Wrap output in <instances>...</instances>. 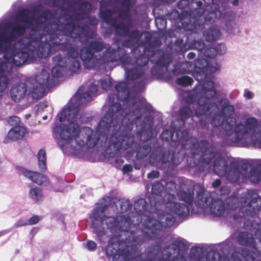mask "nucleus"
<instances>
[{"label": "nucleus", "mask_w": 261, "mask_h": 261, "mask_svg": "<svg viewBox=\"0 0 261 261\" xmlns=\"http://www.w3.org/2000/svg\"><path fill=\"white\" fill-rule=\"evenodd\" d=\"M121 126L119 137L114 136L111 139L112 144L114 146V153H117L120 150L130 149L136 152L137 160H141L150 154V161L152 163L161 162L163 164L170 163L174 165H179L181 159L178 153L170 152L158 146L151 152L150 145L144 144L142 145L135 142L134 136L131 133L135 124L139 127L137 132V136L145 140H150L153 135L154 118L153 115H145L142 123L138 126L137 122L141 118L142 115H120Z\"/></svg>", "instance_id": "1"}, {"label": "nucleus", "mask_w": 261, "mask_h": 261, "mask_svg": "<svg viewBox=\"0 0 261 261\" xmlns=\"http://www.w3.org/2000/svg\"><path fill=\"white\" fill-rule=\"evenodd\" d=\"M108 206L106 204H98L93 210L92 216V226L94 233L101 242V238L106 235V229L111 231H125L128 232L133 226L135 228L142 221V216L146 217L143 222L149 218L154 217L156 213L158 207L149 202L148 204L144 198H140L135 201L134 210L129 216H117L116 217L108 216L104 214Z\"/></svg>", "instance_id": "2"}, {"label": "nucleus", "mask_w": 261, "mask_h": 261, "mask_svg": "<svg viewBox=\"0 0 261 261\" xmlns=\"http://www.w3.org/2000/svg\"><path fill=\"white\" fill-rule=\"evenodd\" d=\"M122 116L120 115H103L98 124L96 132L89 127L83 128L82 135L85 140H79L80 126L76 122L71 121L62 126L61 124L56 125L53 131L55 133H59L61 139L69 141L72 139L76 141L77 145L81 147L86 146L88 148H93L98 143L100 137H105L108 139L110 136V150H114L113 145L111 142L113 136L119 137L120 134Z\"/></svg>", "instance_id": "3"}, {"label": "nucleus", "mask_w": 261, "mask_h": 261, "mask_svg": "<svg viewBox=\"0 0 261 261\" xmlns=\"http://www.w3.org/2000/svg\"><path fill=\"white\" fill-rule=\"evenodd\" d=\"M216 94L214 82H205L200 93L187 94L186 105L180 109L179 114H233L234 108L227 99L222 98L218 103L214 102Z\"/></svg>", "instance_id": "4"}, {"label": "nucleus", "mask_w": 261, "mask_h": 261, "mask_svg": "<svg viewBox=\"0 0 261 261\" xmlns=\"http://www.w3.org/2000/svg\"><path fill=\"white\" fill-rule=\"evenodd\" d=\"M233 115H214L211 123L216 127H220L223 133L227 136L233 135L231 140L233 143H245L248 134L253 144L261 146V121L254 117L246 119L244 123L237 124Z\"/></svg>", "instance_id": "5"}, {"label": "nucleus", "mask_w": 261, "mask_h": 261, "mask_svg": "<svg viewBox=\"0 0 261 261\" xmlns=\"http://www.w3.org/2000/svg\"><path fill=\"white\" fill-rule=\"evenodd\" d=\"M62 29L65 35L53 33L49 34L51 48L58 47L59 50L65 52L68 58L73 59L69 68L71 72L76 73L80 70L81 67L80 62L77 60L79 52L77 48L70 43L69 37L77 39L80 42H86L91 38L89 36L90 28L86 24L81 25L70 21L63 24Z\"/></svg>", "instance_id": "6"}, {"label": "nucleus", "mask_w": 261, "mask_h": 261, "mask_svg": "<svg viewBox=\"0 0 261 261\" xmlns=\"http://www.w3.org/2000/svg\"><path fill=\"white\" fill-rule=\"evenodd\" d=\"M196 4L197 8L191 11L188 18L182 20V27L187 32L186 35L188 36L185 42L181 38L175 40L174 49L178 54H184L190 49V38L202 31L205 21H211L221 15L217 5H207L204 10L201 8L202 4L201 1H197Z\"/></svg>", "instance_id": "7"}, {"label": "nucleus", "mask_w": 261, "mask_h": 261, "mask_svg": "<svg viewBox=\"0 0 261 261\" xmlns=\"http://www.w3.org/2000/svg\"><path fill=\"white\" fill-rule=\"evenodd\" d=\"M51 34L48 27H44L42 33H38L36 30L34 33L30 34L21 49H10L11 55L8 58L12 59L13 64L16 66L24 64L28 60L33 61L36 57L46 58L51 53Z\"/></svg>", "instance_id": "8"}, {"label": "nucleus", "mask_w": 261, "mask_h": 261, "mask_svg": "<svg viewBox=\"0 0 261 261\" xmlns=\"http://www.w3.org/2000/svg\"><path fill=\"white\" fill-rule=\"evenodd\" d=\"M189 133L185 139L178 142L182 143V148L190 149V155L187 158L188 165L191 168H197L200 172L211 169L218 151L214 146L206 140L198 142L195 137H189Z\"/></svg>", "instance_id": "9"}, {"label": "nucleus", "mask_w": 261, "mask_h": 261, "mask_svg": "<svg viewBox=\"0 0 261 261\" xmlns=\"http://www.w3.org/2000/svg\"><path fill=\"white\" fill-rule=\"evenodd\" d=\"M125 240L120 244L116 238H111L106 248L107 256L113 257L114 261H134L139 255L138 245L145 242H138L137 239L141 235H136L131 231Z\"/></svg>", "instance_id": "10"}, {"label": "nucleus", "mask_w": 261, "mask_h": 261, "mask_svg": "<svg viewBox=\"0 0 261 261\" xmlns=\"http://www.w3.org/2000/svg\"><path fill=\"white\" fill-rule=\"evenodd\" d=\"M251 164L240 159H233L229 164L218 152L212 165L213 171L218 176L224 175L231 182H237L242 174V171L246 172Z\"/></svg>", "instance_id": "11"}, {"label": "nucleus", "mask_w": 261, "mask_h": 261, "mask_svg": "<svg viewBox=\"0 0 261 261\" xmlns=\"http://www.w3.org/2000/svg\"><path fill=\"white\" fill-rule=\"evenodd\" d=\"M158 219L149 218L143 222L141 234L142 238L137 239L138 242H145L156 239L162 231L163 228L171 227L175 223V218L171 214L159 213Z\"/></svg>", "instance_id": "12"}, {"label": "nucleus", "mask_w": 261, "mask_h": 261, "mask_svg": "<svg viewBox=\"0 0 261 261\" xmlns=\"http://www.w3.org/2000/svg\"><path fill=\"white\" fill-rule=\"evenodd\" d=\"M240 207L239 214H234L233 219L241 222L245 216H254L257 215L261 208V198L252 190H248L242 194L239 202Z\"/></svg>", "instance_id": "13"}, {"label": "nucleus", "mask_w": 261, "mask_h": 261, "mask_svg": "<svg viewBox=\"0 0 261 261\" xmlns=\"http://www.w3.org/2000/svg\"><path fill=\"white\" fill-rule=\"evenodd\" d=\"M152 36L148 32L145 33L144 40H140V43L136 44V45H146L145 50L147 51L153 53V55L160 56L156 61L154 59L152 60L157 65L162 67H168L172 62V58L170 55L167 54L162 49H159L161 43L157 40L151 41Z\"/></svg>", "instance_id": "14"}, {"label": "nucleus", "mask_w": 261, "mask_h": 261, "mask_svg": "<svg viewBox=\"0 0 261 261\" xmlns=\"http://www.w3.org/2000/svg\"><path fill=\"white\" fill-rule=\"evenodd\" d=\"M196 204L201 208L211 206V211L214 215L220 217L225 212V207L224 202L219 199L212 200L211 195L206 192L203 186H200L197 192Z\"/></svg>", "instance_id": "15"}, {"label": "nucleus", "mask_w": 261, "mask_h": 261, "mask_svg": "<svg viewBox=\"0 0 261 261\" xmlns=\"http://www.w3.org/2000/svg\"><path fill=\"white\" fill-rule=\"evenodd\" d=\"M179 116V118L172 122L169 129H166L162 132L161 135V138L162 140L167 142L172 141L176 142L185 139L188 135V131L181 129L185 124V121L192 115Z\"/></svg>", "instance_id": "16"}, {"label": "nucleus", "mask_w": 261, "mask_h": 261, "mask_svg": "<svg viewBox=\"0 0 261 261\" xmlns=\"http://www.w3.org/2000/svg\"><path fill=\"white\" fill-rule=\"evenodd\" d=\"M105 48L103 41H92L81 51L80 57L84 67L87 69L93 68L97 62V58L95 53H100Z\"/></svg>", "instance_id": "17"}, {"label": "nucleus", "mask_w": 261, "mask_h": 261, "mask_svg": "<svg viewBox=\"0 0 261 261\" xmlns=\"http://www.w3.org/2000/svg\"><path fill=\"white\" fill-rule=\"evenodd\" d=\"M111 25L115 28L116 34L120 37H128V39L122 42V46L130 48L135 47L136 44L140 43V38L142 37L143 33L139 30L135 29L129 31L128 27L123 23H112Z\"/></svg>", "instance_id": "18"}, {"label": "nucleus", "mask_w": 261, "mask_h": 261, "mask_svg": "<svg viewBox=\"0 0 261 261\" xmlns=\"http://www.w3.org/2000/svg\"><path fill=\"white\" fill-rule=\"evenodd\" d=\"M100 59L106 63L119 61L124 66L129 65L132 61V57L119 46L116 49L112 48L110 46L106 48L102 53Z\"/></svg>", "instance_id": "19"}, {"label": "nucleus", "mask_w": 261, "mask_h": 261, "mask_svg": "<svg viewBox=\"0 0 261 261\" xmlns=\"http://www.w3.org/2000/svg\"><path fill=\"white\" fill-rule=\"evenodd\" d=\"M189 258L191 261H230L228 257L220 255L219 252L214 250L210 251L203 256L202 249L198 247L191 249Z\"/></svg>", "instance_id": "20"}, {"label": "nucleus", "mask_w": 261, "mask_h": 261, "mask_svg": "<svg viewBox=\"0 0 261 261\" xmlns=\"http://www.w3.org/2000/svg\"><path fill=\"white\" fill-rule=\"evenodd\" d=\"M36 82L33 87L32 95L33 98H38L43 95L46 89L53 86L49 73L42 72L36 77Z\"/></svg>", "instance_id": "21"}, {"label": "nucleus", "mask_w": 261, "mask_h": 261, "mask_svg": "<svg viewBox=\"0 0 261 261\" xmlns=\"http://www.w3.org/2000/svg\"><path fill=\"white\" fill-rule=\"evenodd\" d=\"M237 241L240 245L249 248L250 249H248L252 254H254L255 252H258L259 254V257L261 258L260 251L256 246L253 234L246 231L241 232L238 234Z\"/></svg>", "instance_id": "22"}, {"label": "nucleus", "mask_w": 261, "mask_h": 261, "mask_svg": "<svg viewBox=\"0 0 261 261\" xmlns=\"http://www.w3.org/2000/svg\"><path fill=\"white\" fill-rule=\"evenodd\" d=\"M52 61L55 64L51 70L52 76L54 77H62L64 72V68L67 65L68 58L58 54L53 57Z\"/></svg>", "instance_id": "23"}, {"label": "nucleus", "mask_w": 261, "mask_h": 261, "mask_svg": "<svg viewBox=\"0 0 261 261\" xmlns=\"http://www.w3.org/2000/svg\"><path fill=\"white\" fill-rule=\"evenodd\" d=\"M231 261H261L259 254L255 252L254 254L246 248H243L239 251H235L232 253Z\"/></svg>", "instance_id": "24"}, {"label": "nucleus", "mask_w": 261, "mask_h": 261, "mask_svg": "<svg viewBox=\"0 0 261 261\" xmlns=\"http://www.w3.org/2000/svg\"><path fill=\"white\" fill-rule=\"evenodd\" d=\"M212 4H215V3H212V4H208V5H212ZM215 5H217L219 7V6L218 4H215ZM207 5V4H206L205 5V7H206V6ZM202 5L201 6V8L202 10H204L205 9V8H204V9H203L202 8ZM218 10L221 13V16L220 17L215 18L211 21H207V20L205 21L203 24V28H204V24L206 22L212 23L214 21L215 19L221 17V16H222V13L219 10V7L218 8ZM203 30H202V31L199 33V34H200V33L202 32L203 37L205 38V40L207 41V42H214V41H215L218 40L220 38L221 35L220 31L219 30L214 28H210L207 30H206L204 32H203ZM196 35H197V34Z\"/></svg>", "instance_id": "25"}, {"label": "nucleus", "mask_w": 261, "mask_h": 261, "mask_svg": "<svg viewBox=\"0 0 261 261\" xmlns=\"http://www.w3.org/2000/svg\"><path fill=\"white\" fill-rule=\"evenodd\" d=\"M164 186L159 181L154 182L151 187L150 195L149 197V201L151 203H153L158 207L163 202L162 192L164 190Z\"/></svg>", "instance_id": "26"}, {"label": "nucleus", "mask_w": 261, "mask_h": 261, "mask_svg": "<svg viewBox=\"0 0 261 261\" xmlns=\"http://www.w3.org/2000/svg\"><path fill=\"white\" fill-rule=\"evenodd\" d=\"M16 169L19 174L23 175L25 177L39 185H42L46 180V176L39 172L29 170L21 166H17Z\"/></svg>", "instance_id": "27"}, {"label": "nucleus", "mask_w": 261, "mask_h": 261, "mask_svg": "<svg viewBox=\"0 0 261 261\" xmlns=\"http://www.w3.org/2000/svg\"><path fill=\"white\" fill-rule=\"evenodd\" d=\"M27 91V85L25 83H19L13 85L10 91L12 99L15 102H19L24 98Z\"/></svg>", "instance_id": "28"}, {"label": "nucleus", "mask_w": 261, "mask_h": 261, "mask_svg": "<svg viewBox=\"0 0 261 261\" xmlns=\"http://www.w3.org/2000/svg\"><path fill=\"white\" fill-rule=\"evenodd\" d=\"M179 199L186 202V204L191 206L194 201V189L188 187L186 190H179L176 193Z\"/></svg>", "instance_id": "29"}, {"label": "nucleus", "mask_w": 261, "mask_h": 261, "mask_svg": "<svg viewBox=\"0 0 261 261\" xmlns=\"http://www.w3.org/2000/svg\"><path fill=\"white\" fill-rule=\"evenodd\" d=\"M169 211L179 218H185L188 217L190 214V206L186 204L176 202Z\"/></svg>", "instance_id": "30"}, {"label": "nucleus", "mask_w": 261, "mask_h": 261, "mask_svg": "<svg viewBox=\"0 0 261 261\" xmlns=\"http://www.w3.org/2000/svg\"><path fill=\"white\" fill-rule=\"evenodd\" d=\"M80 101L78 99L70 100L59 114H79Z\"/></svg>", "instance_id": "31"}, {"label": "nucleus", "mask_w": 261, "mask_h": 261, "mask_svg": "<svg viewBox=\"0 0 261 261\" xmlns=\"http://www.w3.org/2000/svg\"><path fill=\"white\" fill-rule=\"evenodd\" d=\"M244 228L250 231H254L255 236L261 242V221L260 223L247 220L244 224Z\"/></svg>", "instance_id": "32"}, {"label": "nucleus", "mask_w": 261, "mask_h": 261, "mask_svg": "<svg viewBox=\"0 0 261 261\" xmlns=\"http://www.w3.org/2000/svg\"><path fill=\"white\" fill-rule=\"evenodd\" d=\"M125 74L128 80L134 81L142 77L145 74V69L144 67L136 66L130 69H126Z\"/></svg>", "instance_id": "33"}, {"label": "nucleus", "mask_w": 261, "mask_h": 261, "mask_svg": "<svg viewBox=\"0 0 261 261\" xmlns=\"http://www.w3.org/2000/svg\"><path fill=\"white\" fill-rule=\"evenodd\" d=\"M26 132L25 129L22 126L13 127L8 132L7 138L11 141L21 139Z\"/></svg>", "instance_id": "34"}, {"label": "nucleus", "mask_w": 261, "mask_h": 261, "mask_svg": "<svg viewBox=\"0 0 261 261\" xmlns=\"http://www.w3.org/2000/svg\"><path fill=\"white\" fill-rule=\"evenodd\" d=\"M30 14V10L28 9H24L17 14L16 19L19 21L23 22L24 23V24L29 26L35 20L34 17L31 16Z\"/></svg>", "instance_id": "35"}, {"label": "nucleus", "mask_w": 261, "mask_h": 261, "mask_svg": "<svg viewBox=\"0 0 261 261\" xmlns=\"http://www.w3.org/2000/svg\"><path fill=\"white\" fill-rule=\"evenodd\" d=\"M159 57L160 56L153 55V53H151L150 58L148 56L142 54L136 59V66L138 67H144V66H146L148 64L149 60H150L152 63H154L158 66L162 67V66L157 65L154 62L152 61L153 59H154L155 61H156Z\"/></svg>", "instance_id": "36"}, {"label": "nucleus", "mask_w": 261, "mask_h": 261, "mask_svg": "<svg viewBox=\"0 0 261 261\" xmlns=\"http://www.w3.org/2000/svg\"><path fill=\"white\" fill-rule=\"evenodd\" d=\"M115 89L117 92L116 97L118 100H121L122 97H120V93H123L125 95L124 98L125 99L129 94V90L128 84L125 82H120L115 86Z\"/></svg>", "instance_id": "37"}, {"label": "nucleus", "mask_w": 261, "mask_h": 261, "mask_svg": "<svg viewBox=\"0 0 261 261\" xmlns=\"http://www.w3.org/2000/svg\"><path fill=\"white\" fill-rule=\"evenodd\" d=\"M29 197L35 203H38L43 200V194L40 188H31L29 191Z\"/></svg>", "instance_id": "38"}, {"label": "nucleus", "mask_w": 261, "mask_h": 261, "mask_svg": "<svg viewBox=\"0 0 261 261\" xmlns=\"http://www.w3.org/2000/svg\"><path fill=\"white\" fill-rule=\"evenodd\" d=\"M98 91V86L94 84L90 85L88 89L83 93L81 96V100L84 102L90 101L92 99V97Z\"/></svg>", "instance_id": "39"}, {"label": "nucleus", "mask_w": 261, "mask_h": 261, "mask_svg": "<svg viewBox=\"0 0 261 261\" xmlns=\"http://www.w3.org/2000/svg\"><path fill=\"white\" fill-rule=\"evenodd\" d=\"M29 27L26 24H17L12 27L10 36L8 37L10 40H13L15 37L22 36L25 32L26 29Z\"/></svg>", "instance_id": "40"}, {"label": "nucleus", "mask_w": 261, "mask_h": 261, "mask_svg": "<svg viewBox=\"0 0 261 261\" xmlns=\"http://www.w3.org/2000/svg\"><path fill=\"white\" fill-rule=\"evenodd\" d=\"M38 166L40 170L44 172L47 169L46 153L44 149H40L37 153Z\"/></svg>", "instance_id": "41"}, {"label": "nucleus", "mask_w": 261, "mask_h": 261, "mask_svg": "<svg viewBox=\"0 0 261 261\" xmlns=\"http://www.w3.org/2000/svg\"><path fill=\"white\" fill-rule=\"evenodd\" d=\"M35 110V113L37 114L42 113L51 114L53 113L52 108L47 105L46 101L39 102L38 104L36 105Z\"/></svg>", "instance_id": "42"}, {"label": "nucleus", "mask_w": 261, "mask_h": 261, "mask_svg": "<svg viewBox=\"0 0 261 261\" xmlns=\"http://www.w3.org/2000/svg\"><path fill=\"white\" fill-rule=\"evenodd\" d=\"M113 12L112 10L107 9L101 12V16L103 20L107 23H112L117 22L115 18H112Z\"/></svg>", "instance_id": "43"}, {"label": "nucleus", "mask_w": 261, "mask_h": 261, "mask_svg": "<svg viewBox=\"0 0 261 261\" xmlns=\"http://www.w3.org/2000/svg\"><path fill=\"white\" fill-rule=\"evenodd\" d=\"M248 179L252 183L259 182L261 180V172L256 169H252L249 172Z\"/></svg>", "instance_id": "44"}, {"label": "nucleus", "mask_w": 261, "mask_h": 261, "mask_svg": "<svg viewBox=\"0 0 261 261\" xmlns=\"http://www.w3.org/2000/svg\"><path fill=\"white\" fill-rule=\"evenodd\" d=\"M194 81L193 79L187 75H184L176 80V83L183 87L191 86L193 84Z\"/></svg>", "instance_id": "45"}, {"label": "nucleus", "mask_w": 261, "mask_h": 261, "mask_svg": "<svg viewBox=\"0 0 261 261\" xmlns=\"http://www.w3.org/2000/svg\"><path fill=\"white\" fill-rule=\"evenodd\" d=\"M196 38L195 36H194V39L190 43V49H196L202 52L205 49V44L202 40H196Z\"/></svg>", "instance_id": "46"}, {"label": "nucleus", "mask_w": 261, "mask_h": 261, "mask_svg": "<svg viewBox=\"0 0 261 261\" xmlns=\"http://www.w3.org/2000/svg\"><path fill=\"white\" fill-rule=\"evenodd\" d=\"M221 45H218L215 47H209L206 48L204 51V55L208 58H213L215 57L217 54H221L218 51V47H221Z\"/></svg>", "instance_id": "47"}, {"label": "nucleus", "mask_w": 261, "mask_h": 261, "mask_svg": "<svg viewBox=\"0 0 261 261\" xmlns=\"http://www.w3.org/2000/svg\"><path fill=\"white\" fill-rule=\"evenodd\" d=\"M176 197L174 194L168 193L166 196V201L165 203V207L168 211L171 208L176 202Z\"/></svg>", "instance_id": "48"}, {"label": "nucleus", "mask_w": 261, "mask_h": 261, "mask_svg": "<svg viewBox=\"0 0 261 261\" xmlns=\"http://www.w3.org/2000/svg\"><path fill=\"white\" fill-rule=\"evenodd\" d=\"M7 122L10 126L16 127L19 126L20 119L17 115H11L7 119Z\"/></svg>", "instance_id": "49"}, {"label": "nucleus", "mask_w": 261, "mask_h": 261, "mask_svg": "<svg viewBox=\"0 0 261 261\" xmlns=\"http://www.w3.org/2000/svg\"><path fill=\"white\" fill-rule=\"evenodd\" d=\"M121 110V105L119 103H115L110 106L108 114H117L119 113ZM106 114H107V113Z\"/></svg>", "instance_id": "50"}, {"label": "nucleus", "mask_w": 261, "mask_h": 261, "mask_svg": "<svg viewBox=\"0 0 261 261\" xmlns=\"http://www.w3.org/2000/svg\"><path fill=\"white\" fill-rule=\"evenodd\" d=\"M196 116L199 117L202 115H195ZM204 117L202 118H200L199 119V123L200 127L202 129H207L209 126V120L210 118L209 116L211 115H204Z\"/></svg>", "instance_id": "51"}, {"label": "nucleus", "mask_w": 261, "mask_h": 261, "mask_svg": "<svg viewBox=\"0 0 261 261\" xmlns=\"http://www.w3.org/2000/svg\"><path fill=\"white\" fill-rule=\"evenodd\" d=\"M9 80L6 76H0V92H3L8 87Z\"/></svg>", "instance_id": "52"}, {"label": "nucleus", "mask_w": 261, "mask_h": 261, "mask_svg": "<svg viewBox=\"0 0 261 261\" xmlns=\"http://www.w3.org/2000/svg\"><path fill=\"white\" fill-rule=\"evenodd\" d=\"M141 109H143L147 114H155L154 110L151 105L149 103H141L140 105Z\"/></svg>", "instance_id": "53"}, {"label": "nucleus", "mask_w": 261, "mask_h": 261, "mask_svg": "<svg viewBox=\"0 0 261 261\" xmlns=\"http://www.w3.org/2000/svg\"><path fill=\"white\" fill-rule=\"evenodd\" d=\"M79 9L83 13L86 11L89 12L92 9V5L89 2L84 1L80 4Z\"/></svg>", "instance_id": "54"}, {"label": "nucleus", "mask_w": 261, "mask_h": 261, "mask_svg": "<svg viewBox=\"0 0 261 261\" xmlns=\"http://www.w3.org/2000/svg\"><path fill=\"white\" fill-rule=\"evenodd\" d=\"M165 189H166L168 193L174 192L177 189V184L173 181H168L166 183Z\"/></svg>", "instance_id": "55"}, {"label": "nucleus", "mask_w": 261, "mask_h": 261, "mask_svg": "<svg viewBox=\"0 0 261 261\" xmlns=\"http://www.w3.org/2000/svg\"><path fill=\"white\" fill-rule=\"evenodd\" d=\"M120 208L121 211L126 212L132 208V204L130 203L129 200H125L122 202L120 205Z\"/></svg>", "instance_id": "56"}, {"label": "nucleus", "mask_w": 261, "mask_h": 261, "mask_svg": "<svg viewBox=\"0 0 261 261\" xmlns=\"http://www.w3.org/2000/svg\"><path fill=\"white\" fill-rule=\"evenodd\" d=\"M118 17L121 19H127L130 17V10L127 9H123L121 10L118 14Z\"/></svg>", "instance_id": "57"}, {"label": "nucleus", "mask_w": 261, "mask_h": 261, "mask_svg": "<svg viewBox=\"0 0 261 261\" xmlns=\"http://www.w3.org/2000/svg\"><path fill=\"white\" fill-rule=\"evenodd\" d=\"M40 15L46 21L51 18L53 14L50 10H45L43 11Z\"/></svg>", "instance_id": "58"}, {"label": "nucleus", "mask_w": 261, "mask_h": 261, "mask_svg": "<svg viewBox=\"0 0 261 261\" xmlns=\"http://www.w3.org/2000/svg\"><path fill=\"white\" fill-rule=\"evenodd\" d=\"M86 247L90 251H94L96 249L97 245L96 244L92 241L89 240L87 242Z\"/></svg>", "instance_id": "59"}, {"label": "nucleus", "mask_w": 261, "mask_h": 261, "mask_svg": "<svg viewBox=\"0 0 261 261\" xmlns=\"http://www.w3.org/2000/svg\"><path fill=\"white\" fill-rule=\"evenodd\" d=\"M40 218L38 216L34 215L28 220L29 225H32L38 223L39 221Z\"/></svg>", "instance_id": "60"}, {"label": "nucleus", "mask_w": 261, "mask_h": 261, "mask_svg": "<svg viewBox=\"0 0 261 261\" xmlns=\"http://www.w3.org/2000/svg\"><path fill=\"white\" fill-rule=\"evenodd\" d=\"M66 0H53V6L55 7H61L66 3Z\"/></svg>", "instance_id": "61"}, {"label": "nucleus", "mask_w": 261, "mask_h": 261, "mask_svg": "<svg viewBox=\"0 0 261 261\" xmlns=\"http://www.w3.org/2000/svg\"><path fill=\"white\" fill-rule=\"evenodd\" d=\"M121 6L124 8V9H127L130 10V8L132 6V0H123L121 2Z\"/></svg>", "instance_id": "62"}, {"label": "nucleus", "mask_w": 261, "mask_h": 261, "mask_svg": "<svg viewBox=\"0 0 261 261\" xmlns=\"http://www.w3.org/2000/svg\"><path fill=\"white\" fill-rule=\"evenodd\" d=\"M100 85L103 89L107 90L111 86L112 83L110 81H107L106 80H104L101 81Z\"/></svg>", "instance_id": "63"}, {"label": "nucleus", "mask_w": 261, "mask_h": 261, "mask_svg": "<svg viewBox=\"0 0 261 261\" xmlns=\"http://www.w3.org/2000/svg\"><path fill=\"white\" fill-rule=\"evenodd\" d=\"M160 176V172L158 171L153 170L147 174L148 178H156Z\"/></svg>", "instance_id": "64"}]
</instances>
